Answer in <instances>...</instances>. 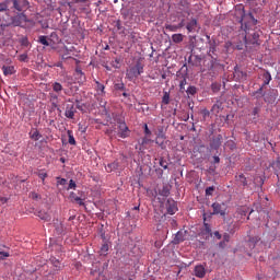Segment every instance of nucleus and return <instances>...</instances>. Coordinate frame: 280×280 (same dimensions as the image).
<instances>
[{
  "mask_svg": "<svg viewBox=\"0 0 280 280\" xmlns=\"http://www.w3.org/2000/svg\"><path fill=\"white\" fill-rule=\"evenodd\" d=\"M236 16H238V23H241V27L245 32L243 37L245 45H248V36H252V45H259V31H250L248 24H244V16H246L244 9L236 10Z\"/></svg>",
  "mask_w": 280,
  "mask_h": 280,
  "instance_id": "f257e3e1",
  "label": "nucleus"
},
{
  "mask_svg": "<svg viewBox=\"0 0 280 280\" xmlns=\"http://www.w3.org/2000/svg\"><path fill=\"white\" fill-rule=\"evenodd\" d=\"M143 67L141 60H138L135 66H131L126 73L128 80H137L143 73Z\"/></svg>",
  "mask_w": 280,
  "mask_h": 280,
  "instance_id": "f03ea898",
  "label": "nucleus"
},
{
  "mask_svg": "<svg viewBox=\"0 0 280 280\" xmlns=\"http://www.w3.org/2000/svg\"><path fill=\"white\" fill-rule=\"evenodd\" d=\"M28 22L30 20H27V16L23 13H20L11 18V23L13 27H26Z\"/></svg>",
  "mask_w": 280,
  "mask_h": 280,
  "instance_id": "7ed1b4c3",
  "label": "nucleus"
},
{
  "mask_svg": "<svg viewBox=\"0 0 280 280\" xmlns=\"http://www.w3.org/2000/svg\"><path fill=\"white\" fill-rule=\"evenodd\" d=\"M186 30L188 34H194L196 32H200V24L196 18H190L189 21L186 23Z\"/></svg>",
  "mask_w": 280,
  "mask_h": 280,
  "instance_id": "20e7f679",
  "label": "nucleus"
},
{
  "mask_svg": "<svg viewBox=\"0 0 280 280\" xmlns=\"http://www.w3.org/2000/svg\"><path fill=\"white\" fill-rule=\"evenodd\" d=\"M212 215H221L222 218H225L226 215V205L214 202L212 203Z\"/></svg>",
  "mask_w": 280,
  "mask_h": 280,
  "instance_id": "39448f33",
  "label": "nucleus"
},
{
  "mask_svg": "<svg viewBox=\"0 0 280 280\" xmlns=\"http://www.w3.org/2000/svg\"><path fill=\"white\" fill-rule=\"evenodd\" d=\"M161 139H166L165 137V130L163 127H158V132H156V139H155V143L156 145H159L162 150H165V144H163V142H161Z\"/></svg>",
  "mask_w": 280,
  "mask_h": 280,
  "instance_id": "423d86ee",
  "label": "nucleus"
},
{
  "mask_svg": "<svg viewBox=\"0 0 280 280\" xmlns=\"http://www.w3.org/2000/svg\"><path fill=\"white\" fill-rule=\"evenodd\" d=\"M118 137H120L121 139L130 137V129H128L126 122H120L118 126Z\"/></svg>",
  "mask_w": 280,
  "mask_h": 280,
  "instance_id": "0eeeda50",
  "label": "nucleus"
},
{
  "mask_svg": "<svg viewBox=\"0 0 280 280\" xmlns=\"http://www.w3.org/2000/svg\"><path fill=\"white\" fill-rule=\"evenodd\" d=\"M49 100H50L52 108H57V110H60V107L58 105L60 102V94H57L56 92H50Z\"/></svg>",
  "mask_w": 280,
  "mask_h": 280,
  "instance_id": "6e6552de",
  "label": "nucleus"
},
{
  "mask_svg": "<svg viewBox=\"0 0 280 280\" xmlns=\"http://www.w3.org/2000/svg\"><path fill=\"white\" fill-rule=\"evenodd\" d=\"M261 78L262 85L258 89V93H261V91H264V86H268V84H270V80H272V75L268 71L262 72Z\"/></svg>",
  "mask_w": 280,
  "mask_h": 280,
  "instance_id": "1a4fd4ad",
  "label": "nucleus"
},
{
  "mask_svg": "<svg viewBox=\"0 0 280 280\" xmlns=\"http://www.w3.org/2000/svg\"><path fill=\"white\" fill-rule=\"evenodd\" d=\"M166 211L170 215H174V213H176V211H178V206H176V202L173 199L167 200Z\"/></svg>",
  "mask_w": 280,
  "mask_h": 280,
  "instance_id": "9d476101",
  "label": "nucleus"
},
{
  "mask_svg": "<svg viewBox=\"0 0 280 280\" xmlns=\"http://www.w3.org/2000/svg\"><path fill=\"white\" fill-rule=\"evenodd\" d=\"M195 277H198V279H205L207 276V269L202 265H197L194 269Z\"/></svg>",
  "mask_w": 280,
  "mask_h": 280,
  "instance_id": "9b49d317",
  "label": "nucleus"
},
{
  "mask_svg": "<svg viewBox=\"0 0 280 280\" xmlns=\"http://www.w3.org/2000/svg\"><path fill=\"white\" fill-rule=\"evenodd\" d=\"M65 117L68 119H73L75 117V105L68 104L66 106Z\"/></svg>",
  "mask_w": 280,
  "mask_h": 280,
  "instance_id": "f8f14e48",
  "label": "nucleus"
},
{
  "mask_svg": "<svg viewBox=\"0 0 280 280\" xmlns=\"http://www.w3.org/2000/svg\"><path fill=\"white\" fill-rule=\"evenodd\" d=\"M51 89L52 93H56L57 95H62V91H65V88L60 84V82H52Z\"/></svg>",
  "mask_w": 280,
  "mask_h": 280,
  "instance_id": "ddd939ff",
  "label": "nucleus"
},
{
  "mask_svg": "<svg viewBox=\"0 0 280 280\" xmlns=\"http://www.w3.org/2000/svg\"><path fill=\"white\" fill-rule=\"evenodd\" d=\"M37 218L44 220V222H50L51 221V214L45 210H39L37 212Z\"/></svg>",
  "mask_w": 280,
  "mask_h": 280,
  "instance_id": "4468645a",
  "label": "nucleus"
},
{
  "mask_svg": "<svg viewBox=\"0 0 280 280\" xmlns=\"http://www.w3.org/2000/svg\"><path fill=\"white\" fill-rule=\"evenodd\" d=\"M69 197L71 202H77L80 207H84V200H82V198H80L75 192H70Z\"/></svg>",
  "mask_w": 280,
  "mask_h": 280,
  "instance_id": "2eb2a0df",
  "label": "nucleus"
},
{
  "mask_svg": "<svg viewBox=\"0 0 280 280\" xmlns=\"http://www.w3.org/2000/svg\"><path fill=\"white\" fill-rule=\"evenodd\" d=\"M78 3H89V0H70L67 2V5L72 10V12H75L78 9L74 5Z\"/></svg>",
  "mask_w": 280,
  "mask_h": 280,
  "instance_id": "dca6fc26",
  "label": "nucleus"
},
{
  "mask_svg": "<svg viewBox=\"0 0 280 280\" xmlns=\"http://www.w3.org/2000/svg\"><path fill=\"white\" fill-rule=\"evenodd\" d=\"M180 242H185V233L178 231L173 240V244H180Z\"/></svg>",
  "mask_w": 280,
  "mask_h": 280,
  "instance_id": "f3484780",
  "label": "nucleus"
},
{
  "mask_svg": "<svg viewBox=\"0 0 280 280\" xmlns=\"http://www.w3.org/2000/svg\"><path fill=\"white\" fill-rule=\"evenodd\" d=\"M95 89L98 93V95H106V86L102 83H100V81L95 80Z\"/></svg>",
  "mask_w": 280,
  "mask_h": 280,
  "instance_id": "a211bd4d",
  "label": "nucleus"
},
{
  "mask_svg": "<svg viewBox=\"0 0 280 280\" xmlns=\"http://www.w3.org/2000/svg\"><path fill=\"white\" fill-rule=\"evenodd\" d=\"M115 170H119V162L114 161L106 166V172H115Z\"/></svg>",
  "mask_w": 280,
  "mask_h": 280,
  "instance_id": "6ab92c4d",
  "label": "nucleus"
},
{
  "mask_svg": "<svg viewBox=\"0 0 280 280\" xmlns=\"http://www.w3.org/2000/svg\"><path fill=\"white\" fill-rule=\"evenodd\" d=\"M23 3H25V0H14L13 1L14 10H18V12H23Z\"/></svg>",
  "mask_w": 280,
  "mask_h": 280,
  "instance_id": "aec40b11",
  "label": "nucleus"
},
{
  "mask_svg": "<svg viewBox=\"0 0 280 280\" xmlns=\"http://www.w3.org/2000/svg\"><path fill=\"white\" fill-rule=\"evenodd\" d=\"M2 71L4 75H13L14 73V66H3Z\"/></svg>",
  "mask_w": 280,
  "mask_h": 280,
  "instance_id": "412c9836",
  "label": "nucleus"
},
{
  "mask_svg": "<svg viewBox=\"0 0 280 280\" xmlns=\"http://www.w3.org/2000/svg\"><path fill=\"white\" fill-rule=\"evenodd\" d=\"M184 38H185V36L180 33L172 35V40L175 44L183 43Z\"/></svg>",
  "mask_w": 280,
  "mask_h": 280,
  "instance_id": "4be33fe9",
  "label": "nucleus"
},
{
  "mask_svg": "<svg viewBox=\"0 0 280 280\" xmlns=\"http://www.w3.org/2000/svg\"><path fill=\"white\" fill-rule=\"evenodd\" d=\"M213 148L218 149L222 145V135H219L212 140Z\"/></svg>",
  "mask_w": 280,
  "mask_h": 280,
  "instance_id": "5701e85b",
  "label": "nucleus"
},
{
  "mask_svg": "<svg viewBox=\"0 0 280 280\" xmlns=\"http://www.w3.org/2000/svg\"><path fill=\"white\" fill-rule=\"evenodd\" d=\"M236 180L243 185V187H246V185H248V180H246V176H244V174H240L238 176H236Z\"/></svg>",
  "mask_w": 280,
  "mask_h": 280,
  "instance_id": "b1692460",
  "label": "nucleus"
},
{
  "mask_svg": "<svg viewBox=\"0 0 280 280\" xmlns=\"http://www.w3.org/2000/svg\"><path fill=\"white\" fill-rule=\"evenodd\" d=\"M164 30H166V32H178V25L176 24H165Z\"/></svg>",
  "mask_w": 280,
  "mask_h": 280,
  "instance_id": "393cba45",
  "label": "nucleus"
},
{
  "mask_svg": "<svg viewBox=\"0 0 280 280\" xmlns=\"http://www.w3.org/2000/svg\"><path fill=\"white\" fill-rule=\"evenodd\" d=\"M37 43L44 45L45 47H49V40H47V36L45 35L39 36Z\"/></svg>",
  "mask_w": 280,
  "mask_h": 280,
  "instance_id": "a878e982",
  "label": "nucleus"
},
{
  "mask_svg": "<svg viewBox=\"0 0 280 280\" xmlns=\"http://www.w3.org/2000/svg\"><path fill=\"white\" fill-rule=\"evenodd\" d=\"M68 135V142L70 145H75V138L73 137V131L68 130L67 131Z\"/></svg>",
  "mask_w": 280,
  "mask_h": 280,
  "instance_id": "bb28decb",
  "label": "nucleus"
},
{
  "mask_svg": "<svg viewBox=\"0 0 280 280\" xmlns=\"http://www.w3.org/2000/svg\"><path fill=\"white\" fill-rule=\"evenodd\" d=\"M40 137H43V135H40V132L36 129L33 131V133H31V139H33V141H39Z\"/></svg>",
  "mask_w": 280,
  "mask_h": 280,
  "instance_id": "cd10ccee",
  "label": "nucleus"
},
{
  "mask_svg": "<svg viewBox=\"0 0 280 280\" xmlns=\"http://www.w3.org/2000/svg\"><path fill=\"white\" fill-rule=\"evenodd\" d=\"M108 249H109L108 243H104L100 249L101 255H104V256L108 255Z\"/></svg>",
  "mask_w": 280,
  "mask_h": 280,
  "instance_id": "c85d7f7f",
  "label": "nucleus"
},
{
  "mask_svg": "<svg viewBox=\"0 0 280 280\" xmlns=\"http://www.w3.org/2000/svg\"><path fill=\"white\" fill-rule=\"evenodd\" d=\"M114 69H119L121 67V58H116L110 62Z\"/></svg>",
  "mask_w": 280,
  "mask_h": 280,
  "instance_id": "c756f323",
  "label": "nucleus"
},
{
  "mask_svg": "<svg viewBox=\"0 0 280 280\" xmlns=\"http://www.w3.org/2000/svg\"><path fill=\"white\" fill-rule=\"evenodd\" d=\"M12 20L10 19L9 21H7V22H2L1 24H0V27H1V30L2 31H5V27H12Z\"/></svg>",
  "mask_w": 280,
  "mask_h": 280,
  "instance_id": "7c9ffc66",
  "label": "nucleus"
},
{
  "mask_svg": "<svg viewBox=\"0 0 280 280\" xmlns=\"http://www.w3.org/2000/svg\"><path fill=\"white\" fill-rule=\"evenodd\" d=\"M37 176H38V178H40L43 185H45V178H47V172L39 171Z\"/></svg>",
  "mask_w": 280,
  "mask_h": 280,
  "instance_id": "2f4dec72",
  "label": "nucleus"
},
{
  "mask_svg": "<svg viewBox=\"0 0 280 280\" xmlns=\"http://www.w3.org/2000/svg\"><path fill=\"white\" fill-rule=\"evenodd\" d=\"M162 103H164L165 105L170 104V92H164Z\"/></svg>",
  "mask_w": 280,
  "mask_h": 280,
  "instance_id": "473e14b6",
  "label": "nucleus"
},
{
  "mask_svg": "<svg viewBox=\"0 0 280 280\" xmlns=\"http://www.w3.org/2000/svg\"><path fill=\"white\" fill-rule=\"evenodd\" d=\"M214 191H215V186H210L206 188V196H213Z\"/></svg>",
  "mask_w": 280,
  "mask_h": 280,
  "instance_id": "72a5a7b5",
  "label": "nucleus"
},
{
  "mask_svg": "<svg viewBox=\"0 0 280 280\" xmlns=\"http://www.w3.org/2000/svg\"><path fill=\"white\" fill-rule=\"evenodd\" d=\"M186 93H187L188 95H196V93H197L196 86H191V85H190V86L187 89Z\"/></svg>",
  "mask_w": 280,
  "mask_h": 280,
  "instance_id": "f704fd0d",
  "label": "nucleus"
},
{
  "mask_svg": "<svg viewBox=\"0 0 280 280\" xmlns=\"http://www.w3.org/2000/svg\"><path fill=\"white\" fill-rule=\"evenodd\" d=\"M75 187H78L75 182L73 179H70L67 190L69 191L70 189H75Z\"/></svg>",
  "mask_w": 280,
  "mask_h": 280,
  "instance_id": "c9c22d12",
  "label": "nucleus"
},
{
  "mask_svg": "<svg viewBox=\"0 0 280 280\" xmlns=\"http://www.w3.org/2000/svg\"><path fill=\"white\" fill-rule=\"evenodd\" d=\"M8 257H10V253L0 252V261H3V259H8Z\"/></svg>",
  "mask_w": 280,
  "mask_h": 280,
  "instance_id": "e433bc0d",
  "label": "nucleus"
},
{
  "mask_svg": "<svg viewBox=\"0 0 280 280\" xmlns=\"http://www.w3.org/2000/svg\"><path fill=\"white\" fill-rule=\"evenodd\" d=\"M57 185H61L62 187H65V185H67V179L57 177Z\"/></svg>",
  "mask_w": 280,
  "mask_h": 280,
  "instance_id": "4c0bfd02",
  "label": "nucleus"
},
{
  "mask_svg": "<svg viewBox=\"0 0 280 280\" xmlns=\"http://www.w3.org/2000/svg\"><path fill=\"white\" fill-rule=\"evenodd\" d=\"M114 89H115L116 91H124V89H125L124 83H116V84L114 85Z\"/></svg>",
  "mask_w": 280,
  "mask_h": 280,
  "instance_id": "58836bf2",
  "label": "nucleus"
},
{
  "mask_svg": "<svg viewBox=\"0 0 280 280\" xmlns=\"http://www.w3.org/2000/svg\"><path fill=\"white\" fill-rule=\"evenodd\" d=\"M211 89H212L213 93H218V91H220V84L212 83Z\"/></svg>",
  "mask_w": 280,
  "mask_h": 280,
  "instance_id": "ea45409f",
  "label": "nucleus"
},
{
  "mask_svg": "<svg viewBox=\"0 0 280 280\" xmlns=\"http://www.w3.org/2000/svg\"><path fill=\"white\" fill-rule=\"evenodd\" d=\"M160 166L163 167V170H167V161L160 159Z\"/></svg>",
  "mask_w": 280,
  "mask_h": 280,
  "instance_id": "a19ab883",
  "label": "nucleus"
},
{
  "mask_svg": "<svg viewBox=\"0 0 280 280\" xmlns=\"http://www.w3.org/2000/svg\"><path fill=\"white\" fill-rule=\"evenodd\" d=\"M144 135L147 137H150V135H152V131L150 130V128H148V124H144Z\"/></svg>",
  "mask_w": 280,
  "mask_h": 280,
  "instance_id": "79ce46f5",
  "label": "nucleus"
},
{
  "mask_svg": "<svg viewBox=\"0 0 280 280\" xmlns=\"http://www.w3.org/2000/svg\"><path fill=\"white\" fill-rule=\"evenodd\" d=\"M212 113H215V115H218V113H220V105L214 104V105L212 106Z\"/></svg>",
  "mask_w": 280,
  "mask_h": 280,
  "instance_id": "37998d69",
  "label": "nucleus"
},
{
  "mask_svg": "<svg viewBox=\"0 0 280 280\" xmlns=\"http://www.w3.org/2000/svg\"><path fill=\"white\" fill-rule=\"evenodd\" d=\"M20 62H25L27 60V54H22L19 56Z\"/></svg>",
  "mask_w": 280,
  "mask_h": 280,
  "instance_id": "c03bdc74",
  "label": "nucleus"
},
{
  "mask_svg": "<svg viewBox=\"0 0 280 280\" xmlns=\"http://www.w3.org/2000/svg\"><path fill=\"white\" fill-rule=\"evenodd\" d=\"M8 10V4L5 2L0 3V12H5Z\"/></svg>",
  "mask_w": 280,
  "mask_h": 280,
  "instance_id": "a18cd8bd",
  "label": "nucleus"
},
{
  "mask_svg": "<svg viewBox=\"0 0 280 280\" xmlns=\"http://www.w3.org/2000/svg\"><path fill=\"white\" fill-rule=\"evenodd\" d=\"M161 196H164L165 198H167V196H170V189L163 188L162 192H161Z\"/></svg>",
  "mask_w": 280,
  "mask_h": 280,
  "instance_id": "49530a36",
  "label": "nucleus"
},
{
  "mask_svg": "<svg viewBox=\"0 0 280 280\" xmlns=\"http://www.w3.org/2000/svg\"><path fill=\"white\" fill-rule=\"evenodd\" d=\"M185 84H187V79H183L179 83L180 90L185 89Z\"/></svg>",
  "mask_w": 280,
  "mask_h": 280,
  "instance_id": "de8ad7c7",
  "label": "nucleus"
},
{
  "mask_svg": "<svg viewBox=\"0 0 280 280\" xmlns=\"http://www.w3.org/2000/svg\"><path fill=\"white\" fill-rule=\"evenodd\" d=\"M178 30H183V27H185V20H182L178 24H177Z\"/></svg>",
  "mask_w": 280,
  "mask_h": 280,
  "instance_id": "09e8293b",
  "label": "nucleus"
},
{
  "mask_svg": "<svg viewBox=\"0 0 280 280\" xmlns=\"http://www.w3.org/2000/svg\"><path fill=\"white\" fill-rule=\"evenodd\" d=\"M21 44L24 46V47H27V45H30V42L27 40V38H23Z\"/></svg>",
  "mask_w": 280,
  "mask_h": 280,
  "instance_id": "8fccbe9b",
  "label": "nucleus"
},
{
  "mask_svg": "<svg viewBox=\"0 0 280 280\" xmlns=\"http://www.w3.org/2000/svg\"><path fill=\"white\" fill-rule=\"evenodd\" d=\"M75 72L78 73V75H84V72H82V68L77 67Z\"/></svg>",
  "mask_w": 280,
  "mask_h": 280,
  "instance_id": "3c124183",
  "label": "nucleus"
},
{
  "mask_svg": "<svg viewBox=\"0 0 280 280\" xmlns=\"http://www.w3.org/2000/svg\"><path fill=\"white\" fill-rule=\"evenodd\" d=\"M230 240H231V235H229V234H224L223 235V241H225V242H230Z\"/></svg>",
  "mask_w": 280,
  "mask_h": 280,
  "instance_id": "603ef678",
  "label": "nucleus"
},
{
  "mask_svg": "<svg viewBox=\"0 0 280 280\" xmlns=\"http://www.w3.org/2000/svg\"><path fill=\"white\" fill-rule=\"evenodd\" d=\"M212 163H214V164L220 163V156L214 155V156H213V162H212Z\"/></svg>",
  "mask_w": 280,
  "mask_h": 280,
  "instance_id": "864d4df0",
  "label": "nucleus"
},
{
  "mask_svg": "<svg viewBox=\"0 0 280 280\" xmlns=\"http://www.w3.org/2000/svg\"><path fill=\"white\" fill-rule=\"evenodd\" d=\"M214 237H217V240H222V234H220V232H214Z\"/></svg>",
  "mask_w": 280,
  "mask_h": 280,
  "instance_id": "5fc2aeb1",
  "label": "nucleus"
},
{
  "mask_svg": "<svg viewBox=\"0 0 280 280\" xmlns=\"http://www.w3.org/2000/svg\"><path fill=\"white\" fill-rule=\"evenodd\" d=\"M249 18L252 19L254 25H257V19H255V16H253V13H249Z\"/></svg>",
  "mask_w": 280,
  "mask_h": 280,
  "instance_id": "6e6d98bb",
  "label": "nucleus"
},
{
  "mask_svg": "<svg viewBox=\"0 0 280 280\" xmlns=\"http://www.w3.org/2000/svg\"><path fill=\"white\" fill-rule=\"evenodd\" d=\"M0 202H1V205H5L8 202V198L1 197Z\"/></svg>",
  "mask_w": 280,
  "mask_h": 280,
  "instance_id": "4d7b16f0",
  "label": "nucleus"
},
{
  "mask_svg": "<svg viewBox=\"0 0 280 280\" xmlns=\"http://www.w3.org/2000/svg\"><path fill=\"white\" fill-rule=\"evenodd\" d=\"M205 229L208 233H211V226L208 223H205Z\"/></svg>",
  "mask_w": 280,
  "mask_h": 280,
  "instance_id": "13d9d810",
  "label": "nucleus"
},
{
  "mask_svg": "<svg viewBox=\"0 0 280 280\" xmlns=\"http://www.w3.org/2000/svg\"><path fill=\"white\" fill-rule=\"evenodd\" d=\"M253 115H259V108L258 107H254Z\"/></svg>",
  "mask_w": 280,
  "mask_h": 280,
  "instance_id": "bf43d9fd",
  "label": "nucleus"
},
{
  "mask_svg": "<svg viewBox=\"0 0 280 280\" xmlns=\"http://www.w3.org/2000/svg\"><path fill=\"white\" fill-rule=\"evenodd\" d=\"M31 197L33 198V200H36V198H38V194H36V192H31Z\"/></svg>",
  "mask_w": 280,
  "mask_h": 280,
  "instance_id": "052dcab7",
  "label": "nucleus"
},
{
  "mask_svg": "<svg viewBox=\"0 0 280 280\" xmlns=\"http://www.w3.org/2000/svg\"><path fill=\"white\" fill-rule=\"evenodd\" d=\"M160 143H162V145H165V139H160Z\"/></svg>",
  "mask_w": 280,
  "mask_h": 280,
  "instance_id": "680f3d73",
  "label": "nucleus"
},
{
  "mask_svg": "<svg viewBox=\"0 0 280 280\" xmlns=\"http://www.w3.org/2000/svg\"><path fill=\"white\" fill-rule=\"evenodd\" d=\"M105 69H106L107 71H110V67H108V66H105Z\"/></svg>",
  "mask_w": 280,
  "mask_h": 280,
  "instance_id": "e2e57ef3",
  "label": "nucleus"
},
{
  "mask_svg": "<svg viewBox=\"0 0 280 280\" xmlns=\"http://www.w3.org/2000/svg\"><path fill=\"white\" fill-rule=\"evenodd\" d=\"M60 161H61V163H65V158H61Z\"/></svg>",
  "mask_w": 280,
  "mask_h": 280,
  "instance_id": "0e129e2a",
  "label": "nucleus"
},
{
  "mask_svg": "<svg viewBox=\"0 0 280 280\" xmlns=\"http://www.w3.org/2000/svg\"><path fill=\"white\" fill-rule=\"evenodd\" d=\"M136 211L139 210V206L133 208Z\"/></svg>",
  "mask_w": 280,
  "mask_h": 280,
  "instance_id": "69168bd1",
  "label": "nucleus"
},
{
  "mask_svg": "<svg viewBox=\"0 0 280 280\" xmlns=\"http://www.w3.org/2000/svg\"><path fill=\"white\" fill-rule=\"evenodd\" d=\"M81 12H84V8H80Z\"/></svg>",
  "mask_w": 280,
  "mask_h": 280,
  "instance_id": "338daca9",
  "label": "nucleus"
},
{
  "mask_svg": "<svg viewBox=\"0 0 280 280\" xmlns=\"http://www.w3.org/2000/svg\"><path fill=\"white\" fill-rule=\"evenodd\" d=\"M165 201H160V205H164Z\"/></svg>",
  "mask_w": 280,
  "mask_h": 280,
  "instance_id": "774afa93",
  "label": "nucleus"
}]
</instances>
